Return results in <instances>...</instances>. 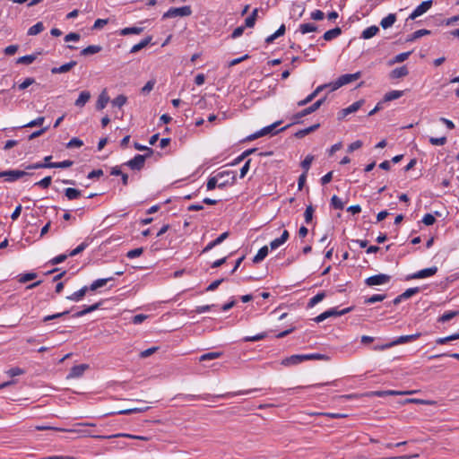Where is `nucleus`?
<instances>
[{
    "label": "nucleus",
    "instance_id": "nucleus-1",
    "mask_svg": "<svg viewBox=\"0 0 459 459\" xmlns=\"http://www.w3.org/2000/svg\"><path fill=\"white\" fill-rule=\"evenodd\" d=\"M420 336H421V333H416L409 334V335H402V336L396 338L395 340L392 341L391 342L374 347V350L375 351H383L385 349H389V348L396 346V345H400V344L416 341Z\"/></svg>",
    "mask_w": 459,
    "mask_h": 459
},
{
    "label": "nucleus",
    "instance_id": "nucleus-2",
    "mask_svg": "<svg viewBox=\"0 0 459 459\" xmlns=\"http://www.w3.org/2000/svg\"><path fill=\"white\" fill-rule=\"evenodd\" d=\"M360 76H361V73L360 72H357L355 74H342L335 82H333L330 85L332 86V90L334 91V90H337V89H339L340 87H342L343 85H346L348 83H351V82L358 80L359 78H360Z\"/></svg>",
    "mask_w": 459,
    "mask_h": 459
},
{
    "label": "nucleus",
    "instance_id": "nucleus-3",
    "mask_svg": "<svg viewBox=\"0 0 459 459\" xmlns=\"http://www.w3.org/2000/svg\"><path fill=\"white\" fill-rule=\"evenodd\" d=\"M192 14V9L189 5L182 7H172L169 9L162 16L163 19L174 18V17H185Z\"/></svg>",
    "mask_w": 459,
    "mask_h": 459
},
{
    "label": "nucleus",
    "instance_id": "nucleus-4",
    "mask_svg": "<svg viewBox=\"0 0 459 459\" xmlns=\"http://www.w3.org/2000/svg\"><path fill=\"white\" fill-rule=\"evenodd\" d=\"M351 310H352L351 307H346V308H344L342 310H338L337 308L333 307V308H330V309L321 313L314 320L316 323H321V322H323L324 320H325V319H327L329 317L340 316H342V315H345V314L351 312Z\"/></svg>",
    "mask_w": 459,
    "mask_h": 459
},
{
    "label": "nucleus",
    "instance_id": "nucleus-5",
    "mask_svg": "<svg viewBox=\"0 0 459 459\" xmlns=\"http://www.w3.org/2000/svg\"><path fill=\"white\" fill-rule=\"evenodd\" d=\"M219 180V188H224L226 186L233 185L236 176L232 171H221L217 173Z\"/></svg>",
    "mask_w": 459,
    "mask_h": 459
},
{
    "label": "nucleus",
    "instance_id": "nucleus-6",
    "mask_svg": "<svg viewBox=\"0 0 459 459\" xmlns=\"http://www.w3.org/2000/svg\"><path fill=\"white\" fill-rule=\"evenodd\" d=\"M390 280H391L390 275L380 273V274L373 275V276L367 278L365 280V283H366V285L371 287V286L382 285V284L388 283L390 281Z\"/></svg>",
    "mask_w": 459,
    "mask_h": 459
},
{
    "label": "nucleus",
    "instance_id": "nucleus-7",
    "mask_svg": "<svg viewBox=\"0 0 459 459\" xmlns=\"http://www.w3.org/2000/svg\"><path fill=\"white\" fill-rule=\"evenodd\" d=\"M325 101V99H320L318 100L317 101H316L313 105H311L310 107L301 110L300 112L297 113L296 115H294L293 117V119H294V122H298V120L305 116H307L313 112H315L316 110H317L321 105L324 103Z\"/></svg>",
    "mask_w": 459,
    "mask_h": 459
},
{
    "label": "nucleus",
    "instance_id": "nucleus-8",
    "mask_svg": "<svg viewBox=\"0 0 459 459\" xmlns=\"http://www.w3.org/2000/svg\"><path fill=\"white\" fill-rule=\"evenodd\" d=\"M84 436L85 437H91L93 438H98V439L113 438V437H128V438H133V439H139V440H148L149 439L147 437L135 436V435L125 434V433H119V434L111 435V436H101V435H91V434L85 432Z\"/></svg>",
    "mask_w": 459,
    "mask_h": 459
},
{
    "label": "nucleus",
    "instance_id": "nucleus-9",
    "mask_svg": "<svg viewBox=\"0 0 459 459\" xmlns=\"http://www.w3.org/2000/svg\"><path fill=\"white\" fill-rule=\"evenodd\" d=\"M415 391H396V390H386V391H375L367 394V396H377V397H384L387 395H406V394H412Z\"/></svg>",
    "mask_w": 459,
    "mask_h": 459
},
{
    "label": "nucleus",
    "instance_id": "nucleus-10",
    "mask_svg": "<svg viewBox=\"0 0 459 459\" xmlns=\"http://www.w3.org/2000/svg\"><path fill=\"white\" fill-rule=\"evenodd\" d=\"M146 157H148V155L138 154L132 160L126 162L125 165L128 166L132 169L140 170L144 166Z\"/></svg>",
    "mask_w": 459,
    "mask_h": 459
},
{
    "label": "nucleus",
    "instance_id": "nucleus-11",
    "mask_svg": "<svg viewBox=\"0 0 459 459\" xmlns=\"http://www.w3.org/2000/svg\"><path fill=\"white\" fill-rule=\"evenodd\" d=\"M432 6V1H424L420 5H418L414 11L410 14L409 19L414 20L417 17L425 13L430 7Z\"/></svg>",
    "mask_w": 459,
    "mask_h": 459
},
{
    "label": "nucleus",
    "instance_id": "nucleus-12",
    "mask_svg": "<svg viewBox=\"0 0 459 459\" xmlns=\"http://www.w3.org/2000/svg\"><path fill=\"white\" fill-rule=\"evenodd\" d=\"M437 267L432 266L429 268H425V269L420 270L417 273H414L413 274L409 276L408 279H423V278H427V277L435 275L437 273Z\"/></svg>",
    "mask_w": 459,
    "mask_h": 459
},
{
    "label": "nucleus",
    "instance_id": "nucleus-13",
    "mask_svg": "<svg viewBox=\"0 0 459 459\" xmlns=\"http://www.w3.org/2000/svg\"><path fill=\"white\" fill-rule=\"evenodd\" d=\"M26 175H28V173L22 170H6L0 172V178H6V180L10 182L15 181Z\"/></svg>",
    "mask_w": 459,
    "mask_h": 459
},
{
    "label": "nucleus",
    "instance_id": "nucleus-14",
    "mask_svg": "<svg viewBox=\"0 0 459 459\" xmlns=\"http://www.w3.org/2000/svg\"><path fill=\"white\" fill-rule=\"evenodd\" d=\"M363 102L364 101L362 100H358V101L352 103L351 105H350L349 107L342 109L339 113V118L342 119L351 113L356 112L357 110H359L361 108V106L363 105Z\"/></svg>",
    "mask_w": 459,
    "mask_h": 459
},
{
    "label": "nucleus",
    "instance_id": "nucleus-15",
    "mask_svg": "<svg viewBox=\"0 0 459 459\" xmlns=\"http://www.w3.org/2000/svg\"><path fill=\"white\" fill-rule=\"evenodd\" d=\"M281 124V122H275L268 126H265L264 127L263 129H261L260 131L256 132L255 134H254L253 135L249 136V139L250 140H254V139H256V138H259V137H262L264 135H266V134H272L273 131L277 127V126H279Z\"/></svg>",
    "mask_w": 459,
    "mask_h": 459
},
{
    "label": "nucleus",
    "instance_id": "nucleus-16",
    "mask_svg": "<svg viewBox=\"0 0 459 459\" xmlns=\"http://www.w3.org/2000/svg\"><path fill=\"white\" fill-rule=\"evenodd\" d=\"M304 361L303 354H295L282 359L281 364L283 366L298 365Z\"/></svg>",
    "mask_w": 459,
    "mask_h": 459
},
{
    "label": "nucleus",
    "instance_id": "nucleus-17",
    "mask_svg": "<svg viewBox=\"0 0 459 459\" xmlns=\"http://www.w3.org/2000/svg\"><path fill=\"white\" fill-rule=\"evenodd\" d=\"M88 368V366L86 364H81V365H77V366H74L67 377L68 378H76V377H80L81 376H82V374L84 373V371Z\"/></svg>",
    "mask_w": 459,
    "mask_h": 459
},
{
    "label": "nucleus",
    "instance_id": "nucleus-18",
    "mask_svg": "<svg viewBox=\"0 0 459 459\" xmlns=\"http://www.w3.org/2000/svg\"><path fill=\"white\" fill-rule=\"evenodd\" d=\"M229 237V232L224 231L221 235H220L216 239L211 241L207 244V246L204 248L203 253H206L212 250L215 246L220 245Z\"/></svg>",
    "mask_w": 459,
    "mask_h": 459
},
{
    "label": "nucleus",
    "instance_id": "nucleus-19",
    "mask_svg": "<svg viewBox=\"0 0 459 459\" xmlns=\"http://www.w3.org/2000/svg\"><path fill=\"white\" fill-rule=\"evenodd\" d=\"M229 237V232L224 231L221 235H220L216 239L211 241L207 244V246L204 248L203 253H206L212 250L215 246L220 245Z\"/></svg>",
    "mask_w": 459,
    "mask_h": 459
},
{
    "label": "nucleus",
    "instance_id": "nucleus-20",
    "mask_svg": "<svg viewBox=\"0 0 459 459\" xmlns=\"http://www.w3.org/2000/svg\"><path fill=\"white\" fill-rule=\"evenodd\" d=\"M328 85L327 84H324V85H320L318 86L311 94H309L306 99L300 100L298 102V105L299 107L301 106H305L307 105V103L311 102L318 94L319 92H321L323 91V89H325V87H327Z\"/></svg>",
    "mask_w": 459,
    "mask_h": 459
},
{
    "label": "nucleus",
    "instance_id": "nucleus-21",
    "mask_svg": "<svg viewBox=\"0 0 459 459\" xmlns=\"http://www.w3.org/2000/svg\"><path fill=\"white\" fill-rule=\"evenodd\" d=\"M289 238V231H282V234L280 238L273 239L270 242V247L272 250L278 248L283 243L287 241Z\"/></svg>",
    "mask_w": 459,
    "mask_h": 459
},
{
    "label": "nucleus",
    "instance_id": "nucleus-22",
    "mask_svg": "<svg viewBox=\"0 0 459 459\" xmlns=\"http://www.w3.org/2000/svg\"><path fill=\"white\" fill-rule=\"evenodd\" d=\"M77 65L76 61H71L69 63H66L59 67H54L51 69L52 74H65L69 72L73 67H74Z\"/></svg>",
    "mask_w": 459,
    "mask_h": 459
},
{
    "label": "nucleus",
    "instance_id": "nucleus-23",
    "mask_svg": "<svg viewBox=\"0 0 459 459\" xmlns=\"http://www.w3.org/2000/svg\"><path fill=\"white\" fill-rule=\"evenodd\" d=\"M88 286H83L79 290L74 292L72 295L67 297V299L78 302L82 299V298L85 296L86 292L89 290Z\"/></svg>",
    "mask_w": 459,
    "mask_h": 459
},
{
    "label": "nucleus",
    "instance_id": "nucleus-24",
    "mask_svg": "<svg viewBox=\"0 0 459 459\" xmlns=\"http://www.w3.org/2000/svg\"><path fill=\"white\" fill-rule=\"evenodd\" d=\"M152 39V36H148L145 39H142L138 44H135L132 47V48L130 49V53L134 54L142 50L151 43Z\"/></svg>",
    "mask_w": 459,
    "mask_h": 459
},
{
    "label": "nucleus",
    "instance_id": "nucleus-25",
    "mask_svg": "<svg viewBox=\"0 0 459 459\" xmlns=\"http://www.w3.org/2000/svg\"><path fill=\"white\" fill-rule=\"evenodd\" d=\"M91 99V93L88 91H83L80 93L78 99L75 100L74 105L82 108Z\"/></svg>",
    "mask_w": 459,
    "mask_h": 459
},
{
    "label": "nucleus",
    "instance_id": "nucleus-26",
    "mask_svg": "<svg viewBox=\"0 0 459 459\" xmlns=\"http://www.w3.org/2000/svg\"><path fill=\"white\" fill-rule=\"evenodd\" d=\"M108 101H109V97L108 96L106 91H103L99 96V99L96 103V108L98 110L103 109L107 106Z\"/></svg>",
    "mask_w": 459,
    "mask_h": 459
},
{
    "label": "nucleus",
    "instance_id": "nucleus-27",
    "mask_svg": "<svg viewBox=\"0 0 459 459\" xmlns=\"http://www.w3.org/2000/svg\"><path fill=\"white\" fill-rule=\"evenodd\" d=\"M408 74H409V71H408L407 67L403 65V66L394 69L390 73V78L399 79V78L406 76Z\"/></svg>",
    "mask_w": 459,
    "mask_h": 459
},
{
    "label": "nucleus",
    "instance_id": "nucleus-28",
    "mask_svg": "<svg viewBox=\"0 0 459 459\" xmlns=\"http://www.w3.org/2000/svg\"><path fill=\"white\" fill-rule=\"evenodd\" d=\"M378 31H379V28L377 26H376V25L368 27L367 29H365L362 31L361 38L364 39H371L374 36H376Z\"/></svg>",
    "mask_w": 459,
    "mask_h": 459
},
{
    "label": "nucleus",
    "instance_id": "nucleus-29",
    "mask_svg": "<svg viewBox=\"0 0 459 459\" xmlns=\"http://www.w3.org/2000/svg\"><path fill=\"white\" fill-rule=\"evenodd\" d=\"M100 306V302L95 303L91 306H84V308L81 311L76 312L74 316L75 317H81L85 316L86 314H89L91 312H93L97 310Z\"/></svg>",
    "mask_w": 459,
    "mask_h": 459
},
{
    "label": "nucleus",
    "instance_id": "nucleus-30",
    "mask_svg": "<svg viewBox=\"0 0 459 459\" xmlns=\"http://www.w3.org/2000/svg\"><path fill=\"white\" fill-rule=\"evenodd\" d=\"M113 277L105 278V279H98L94 281L89 287L90 290L94 291L98 290L99 288H101L107 284L108 281H113Z\"/></svg>",
    "mask_w": 459,
    "mask_h": 459
},
{
    "label": "nucleus",
    "instance_id": "nucleus-31",
    "mask_svg": "<svg viewBox=\"0 0 459 459\" xmlns=\"http://www.w3.org/2000/svg\"><path fill=\"white\" fill-rule=\"evenodd\" d=\"M267 255H268V247L264 246V247H261L258 250L257 254L254 256L253 263L259 264L267 256Z\"/></svg>",
    "mask_w": 459,
    "mask_h": 459
},
{
    "label": "nucleus",
    "instance_id": "nucleus-32",
    "mask_svg": "<svg viewBox=\"0 0 459 459\" xmlns=\"http://www.w3.org/2000/svg\"><path fill=\"white\" fill-rule=\"evenodd\" d=\"M395 21H396V15L394 13H390L386 17L382 19V21L380 22V25L382 26V28L387 29V28L393 26L394 23L395 22Z\"/></svg>",
    "mask_w": 459,
    "mask_h": 459
},
{
    "label": "nucleus",
    "instance_id": "nucleus-33",
    "mask_svg": "<svg viewBox=\"0 0 459 459\" xmlns=\"http://www.w3.org/2000/svg\"><path fill=\"white\" fill-rule=\"evenodd\" d=\"M342 33V30L339 27H336L334 29L329 30L326 32H325L323 38L325 40L329 41L335 38H337Z\"/></svg>",
    "mask_w": 459,
    "mask_h": 459
},
{
    "label": "nucleus",
    "instance_id": "nucleus-34",
    "mask_svg": "<svg viewBox=\"0 0 459 459\" xmlns=\"http://www.w3.org/2000/svg\"><path fill=\"white\" fill-rule=\"evenodd\" d=\"M102 48L98 45H91L81 51L82 56H90L100 52Z\"/></svg>",
    "mask_w": 459,
    "mask_h": 459
},
{
    "label": "nucleus",
    "instance_id": "nucleus-35",
    "mask_svg": "<svg viewBox=\"0 0 459 459\" xmlns=\"http://www.w3.org/2000/svg\"><path fill=\"white\" fill-rule=\"evenodd\" d=\"M285 25L281 24L273 34L266 38L265 42L267 44L273 43L277 38L282 36L285 33Z\"/></svg>",
    "mask_w": 459,
    "mask_h": 459
},
{
    "label": "nucleus",
    "instance_id": "nucleus-36",
    "mask_svg": "<svg viewBox=\"0 0 459 459\" xmlns=\"http://www.w3.org/2000/svg\"><path fill=\"white\" fill-rule=\"evenodd\" d=\"M38 55L39 53L21 56L17 59L16 63L22 65H30L37 59Z\"/></svg>",
    "mask_w": 459,
    "mask_h": 459
},
{
    "label": "nucleus",
    "instance_id": "nucleus-37",
    "mask_svg": "<svg viewBox=\"0 0 459 459\" xmlns=\"http://www.w3.org/2000/svg\"><path fill=\"white\" fill-rule=\"evenodd\" d=\"M403 95V91H391L385 94L384 101L385 102L392 101V100L401 98Z\"/></svg>",
    "mask_w": 459,
    "mask_h": 459
},
{
    "label": "nucleus",
    "instance_id": "nucleus-38",
    "mask_svg": "<svg viewBox=\"0 0 459 459\" xmlns=\"http://www.w3.org/2000/svg\"><path fill=\"white\" fill-rule=\"evenodd\" d=\"M143 31V28L142 27H127L124 28L120 30V35L127 36L130 34H141Z\"/></svg>",
    "mask_w": 459,
    "mask_h": 459
},
{
    "label": "nucleus",
    "instance_id": "nucleus-39",
    "mask_svg": "<svg viewBox=\"0 0 459 459\" xmlns=\"http://www.w3.org/2000/svg\"><path fill=\"white\" fill-rule=\"evenodd\" d=\"M304 361L306 360H328L329 357L321 353H310V354H303Z\"/></svg>",
    "mask_w": 459,
    "mask_h": 459
},
{
    "label": "nucleus",
    "instance_id": "nucleus-40",
    "mask_svg": "<svg viewBox=\"0 0 459 459\" xmlns=\"http://www.w3.org/2000/svg\"><path fill=\"white\" fill-rule=\"evenodd\" d=\"M91 242V239L87 238L83 242H82L76 248L72 250L69 254L70 256H74L80 253H82Z\"/></svg>",
    "mask_w": 459,
    "mask_h": 459
},
{
    "label": "nucleus",
    "instance_id": "nucleus-41",
    "mask_svg": "<svg viewBox=\"0 0 459 459\" xmlns=\"http://www.w3.org/2000/svg\"><path fill=\"white\" fill-rule=\"evenodd\" d=\"M319 126H320L319 124H315V125H313V126H311L309 127H307L305 129H301V130L298 131L295 134V136L298 137V138H303L307 134L316 131Z\"/></svg>",
    "mask_w": 459,
    "mask_h": 459
},
{
    "label": "nucleus",
    "instance_id": "nucleus-42",
    "mask_svg": "<svg viewBox=\"0 0 459 459\" xmlns=\"http://www.w3.org/2000/svg\"><path fill=\"white\" fill-rule=\"evenodd\" d=\"M458 315H459L458 310L446 311L441 316H439L438 322H441V323L448 322Z\"/></svg>",
    "mask_w": 459,
    "mask_h": 459
},
{
    "label": "nucleus",
    "instance_id": "nucleus-43",
    "mask_svg": "<svg viewBox=\"0 0 459 459\" xmlns=\"http://www.w3.org/2000/svg\"><path fill=\"white\" fill-rule=\"evenodd\" d=\"M45 30V27L41 22H37L28 30V35L34 36L38 35Z\"/></svg>",
    "mask_w": 459,
    "mask_h": 459
},
{
    "label": "nucleus",
    "instance_id": "nucleus-44",
    "mask_svg": "<svg viewBox=\"0 0 459 459\" xmlns=\"http://www.w3.org/2000/svg\"><path fill=\"white\" fill-rule=\"evenodd\" d=\"M65 195L69 200H75L81 196V191L69 187L65 190Z\"/></svg>",
    "mask_w": 459,
    "mask_h": 459
},
{
    "label": "nucleus",
    "instance_id": "nucleus-45",
    "mask_svg": "<svg viewBox=\"0 0 459 459\" xmlns=\"http://www.w3.org/2000/svg\"><path fill=\"white\" fill-rule=\"evenodd\" d=\"M258 9L255 8L253 10L250 16H248L245 21L246 27L253 28L255 26L256 18H257Z\"/></svg>",
    "mask_w": 459,
    "mask_h": 459
},
{
    "label": "nucleus",
    "instance_id": "nucleus-46",
    "mask_svg": "<svg viewBox=\"0 0 459 459\" xmlns=\"http://www.w3.org/2000/svg\"><path fill=\"white\" fill-rule=\"evenodd\" d=\"M317 30V27L313 24V23H303V24H300L299 25V30L302 33V34H306V33H308V32H313V31H316Z\"/></svg>",
    "mask_w": 459,
    "mask_h": 459
},
{
    "label": "nucleus",
    "instance_id": "nucleus-47",
    "mask_svg": "<svg viewBox=\"0 0 459 459\" xmlns=\"http://www.w3.org/2000/svg\"><path fill=\"white\" fill-rule=\"evenodd\" d=\"M221 356H222V352H217V351L208 352V353L203 354L199 358V360L200 361L211 360V359H218V358H220Z\"/></svg>",
    "mask_w": 459,
    "mask_h": 459
},
{
    "label": "nucleus",
    "instance_id": "nucleus-48",
    "mask_svg": "<svg viewBox=\"0 0 459 459\" xmlns=\"http://www.w3.org/2000/svg\"><path fill=\"white\" fill-rule=\"evenodd\" d=\"M457 339H459V333H458L451 334V335L446 336V337L437 338L436 340V343L437 344H445V343H446L448 342L455 341V340H457Z\"/></svg>",
    "mask_w": 459,
    "mask_h": 459
},
{
    "label": "nucleus",
    "instance_id": "nucleus-49",
    "mask_svg": "<svg viewBox=\"0 0 459 459\" xmlns=\"http://www.w3.org/2000/svg\"><path fill=\"white\" fill-rule=\"evenodd\" d=\"M218 175L211 177L206 184L207 190H213L215 187H219Z\"/></svg>",
    "mask_w": 459,
    "mask_h": 459
},
{
    "label": "nucleus",
    "instance_id": "nucleus-50",
    "mask_svg": "<svg viewBox=\"0 0 459 459\" xmlns=\"http://www.w3.org/2000/svg\"><path fill=\"white\" fill-rule=\"evenodd\" d=\"M148 409H149V407L126 409V410L119 411L117 412V414L129 415L132 413L143 412V411H147Z\"/></svg>",
    "mask_w": 459,
    "mask_h": 459
},
{
    "label": "nucleus",
    "instance_id": "nucleus-51",
    "mask_svg": "<svg viewBox=\"0 0 459 459\" xmlns=\"http://www.w3.org/2000/svg\"><path fill=\"white\" fill-rule=\"evenodd\" d=\"M325 292L317 293L316 296H314L313 298H311L309 299L308 307H314L315 305H316L317 303L322 301L325 299Z\"/></svg>",
    "mask_w": 459,
    "mask_h": 459
},
{
    "label": "nucleus",
    "instance_id": "nucleus-52",
    "mask_svg": "<svg viewBox=\"0 0 459 459\" xmlns=\"http://www.w3.org/2000/svg\"><path fill=\"white\" fill-rule=\"evenodd\" d=\"M384 294H375L365 299V304H372L379 301H383L385 299Z\"/></svg>",
    "mask_w": 459,
    "mask_h": 459
},
{
    "label": "nucleus",
    "instance_id": "nucleus-53",
    "mask_svg": "<svg viewBox=\"0 0 459 459\" xmlns=\"http://www.w3.org/2000/svg\"><path fill=\"white\" fill-rule=\"evenodd\" d=\"M313 160H314V156L313 155H307L304 159V160L301 162V167L304 169V173H307L309 170L311 163L313 162Z\"/></svg>",
    "mask_w": 459,
    "mask_h": 459
},
{
    "label": "nucleus",
    "instance_id": "nucleus-54",
    "mask_svg": "<svg viewBox=\"0 0 459 459\" xmlns=\"http://www.w3.org/2000/svg\"><path fill=\"white\" fill-rule=\"evenodd\" d=\"M410 55H411L410 51L398 54L397 56H394V58L392 61H390V65H393L395 63H402V62L405 61L409 57Z\"/></svg>",
    "mask_w": 459,
    "mask_h": 459
},
{
    "label": "nucleus",
    "instance_id": "nucleus-55",
    "mask_svg": "<svg viewBox=\"0 0 459 459\" xmlns=\"http://www.w3.org/2000/svg\"><path fill=\"white\" fill-rule=\"evenodd\" d=\"M126 101L127 98L125 95L121 94L112 100V104L116 107L121 108L126 103Z\"/></svg>",
    "mask_w": 459,
    "mask_h": 459
},
{
    "label": "nucleus",
    "instance_id": "nucleus-56",
    "mask_svg": "<svg viewBox=\"0 0 459 459\" xmlns=\"http://www.w3.org/2000/svg\"><path fill=\"white\" fill-rule=\"evenodd\" d=\"M45 121L44 117H39L34 120H31L30 122L27 123L26 125L22 126V127H34V126H40L43 125Z\"/></svg>",
    "mask_w": 459,
    "mask_h": 459
},
{
    "label": "nucleus",
    "instance_id": "nucleus-57",
    "mask_svg": "<svg viewBox=\"0 0 459 459\" xmlns=\"http://www.w3.org/2000/svg\"><path fill=\"white\" fill-rule=\"evenodd\" d=\"M331 204L334 209L342 210L344 207L343 202L336 195H333L331 199Z\"/></svg>",
    "mask_w": 459,
    "mask_h": 459
},
{
    "label": "nucleus",
    "instance_id": "nucleus-58",
    "mask_svg": "<svg viewBox=\"0 0 459 459\" xmlns=\"http://www.w3.org/2000/svg\"><path fill=\"white\" fill-rule=\"evenodd\" d=\"M266 336H267L266 333H258L254 336H246L243 338V342H257V341L264 339Z\"/></svg>",
    "mask_w": 459,
    "mask_h": 459
},
{
    "label": "nucleus",
    "instance_id": "nucleus-59",
    "mask_svg": "<svg viewBox=\"0 0 459 459\" xmlns=\"http://www.w3.org/2000/svg\"><path fill=\"white\" fill-rule=\"evenodd\" d=\"M74 164V161L66 160L61 162H53L51 163V168H60V169H66L71 167Z\"/></svg>",
    "mask_w": 459,
    "mask_h": 459
},
{
    "label": "nucleus",
    "instance_id": "nucleus-60",
    "mask_svg": "<svg viewBox=\"0 0 459 459\" xmlns=\"http://www.w3.org/2000/svg\"><path fill=\"white\" fill-rule=\"evenodd\" d=\"M37 277V274L35 273H27L24 274L20 275L19 281L21 283H25L29 281H32Z\"/></svg>",
    "mask_w": 459,
    "mask_h": 459
},
{
    "label": "nucleus",
    "instance_id": "nucleus-61",
    "mask_svg": "<svg viewBox=\"0 0 459 459\" xmlns=\"http://www.w3.org/2000/svg\"><path fill=\"white\" fill-rule=\"evenodd\" d=\"M419 292L420 289L418 287L410 288L402 293V297L404 298V299H407Z\"/></svg>",
    "mask_w": 459,
    "mask_h": 459
},
{
    "label": "nucleus",
    "instance_id": "nucleus-62",
    "mask_svg": "<svg viewBox=\"0 0 459 459\" xmlns=\"http://www.w3.org/2000/svg\"><path fill=\"white\" fill-rule=\"evenodd\" d=\"M6 373L11 377H14L16 376L23 375L25 373V370L21 368L14 367L10 368Z\"/></svg>",
    "mask_w": 459,
    "mask_h": 459
},
{
    "label": "nucleus",
    "instance_id": "nucleus-63",
    "mask_svg": "<svg viewBox=\"0 0 459 459\" xmlns=\"http://www.w3.org/2000/svg\"><path fill=\"white\" fill-rule=\"evenodd\" d=\"M143 247L134 248V249L128 251L126 254V256L130 259H133V258L140 256L143 254Z\"/></svg>",
    "mask_w": 459,
    "mask_h": 459
},
{
    "label": "nucleus",
    "instance_id": "nucleus-64",
    "mask_svg": "<svg viewBox=\"0 0 459 459\" xmlns=\"http://www.w3.org/2000/svg\"><path fill=\"white\" fill-rule=\"evenodd\" d=\"M429 143L432 144V145H437V146H442L444 145L446 143V137L443 136V137H430L429 138Z\"/></svg>",
    "mask_w": 459,
    "mask_h": 459
}]
</instances>
